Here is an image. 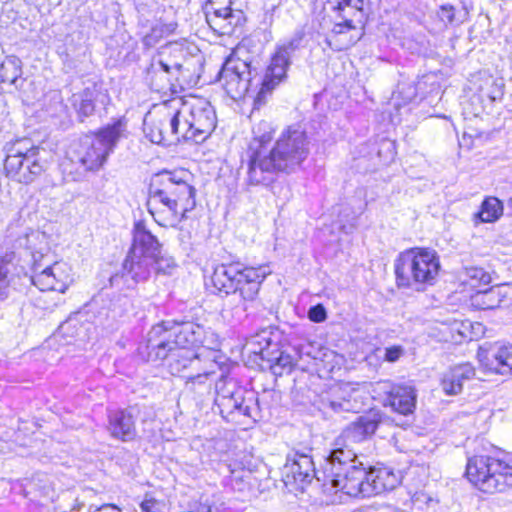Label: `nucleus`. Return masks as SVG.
I'll return each instance as SVG.
<instances>
[{
	"instance_id": "1",
	"label": "nucleus",
	"mask_w": 512,
	"mask_h": 512,
	"mask_svg": "<svg viewBox=\"0 0 512 512\" xmlns=\"http://www.w3.org/2000/svg\"><path fill=\"white\" fill-rule=\"evenodd\" d=\"M219 346L218 335L198 323L163 321L149 330L138 353L146 361L166 360L171 374L176 375L201 363L203 354L195 353V348L216 351Z\"/></svg>"
},
{
	"instance_id": "2",
	"label": "nucleus",
	"mask_w": 512,
	"mask_h": 512,
	"mask_svg": "<svg viewBox=\"0 0 512 512\" xmlns=\"http://www.w3.org/2000/svg\"><path fill=\"white\" fill-rule=\"evenodd\" d=\"M248 149L247 183L249 185H269L278 173H294L302 167L310 153V140L307 132L298 124L285 129L271 148V132L258 135Z\"/></svg>"
},
{
	"instance_id": "3",
	"label": "nucleus",
	"mask_w": 512,
	"mask_h": 512,
	"mask_svg": "<svg viewBox=\"0 0 512 512\" xmlns=\"http://www.w3.org/2000/svg\"><path fill=\"white\" fill-rule=\"evenodd\" d=\"M269 273L262 266H245L240 262L218 265L211 276L213 287L219 293L233 295L223 312L237 321L246 318L257 300L261 283Z\"/></svg>"
},
{
	"instance_id": "4",
	"label": "nucleus",
	"mask_w": 512,
	"mask_h": 512,
	"mask_svg": "<svg viewBox=\"0 0 512 512\" xmlns=\"http://www.w3.org/2000/svg\"><path fill=\"white\" fill-rule=\"evenodd\" d=\"M325 489H335V497L329 501L335 504L342 501V496L370 497L396 488L400 477L388 467L373 468L366 471L362 462L349 467L339 477L328 478Z\"/></svg>"
},
{
	"instance_id": "5",
	"label": "nucleus",
	"mask_w": 512,
	"mask_h": 512,
	"mask_svg": "<svg viewBox=\"0 0 512 512\" xmlns=\"http://www.w3.org/2000/svg\"><path fill=\"white\" fill-rule=\"evenodd\" d=\"M380 422L381 417L378 413H369L358 417L342 431L324 461L325 479L342 476L343 471L360 462L354 445L369 439Z\"/></svg>"
},
{
	"instance_id": "6",
	"label": "nucleus",
	"mask_w": 512,
	"mask_h": 512,
	"mask_svg": "<svg viewBox=\"0 0 512 512\" xmlns=\"http://www.w3.org/2000/svg\"><path fill=\"white\" fill-rule=\"evenodd\" d=\"M125 130L126 122L117 119L95 133L85 135L73 145L70 161L79 165L84 172L99 170L124 137Z\"/></svg>"
},
{
	"instance_id": "7",
	"label": "nucleus",
	"mask_w": 512,
	"mask_h": 512,
	"mask_svg": "<svg viewBox=\"0 0 512 512\" xmlns=\"http://www.w3.org/2000/svg\"><path fill=\"white\" fill-rule=\"evenodd\" d=\"M394 269L398 287L420 291L434 283L440 262L434 251L410 249L399 254Z\"/></svg>"
},
{
	"instance_id": "8",
	"label": "nucleus",
	"mask_w": 512,
	"mask_h": 512,
	"mask_svg": "<svg viewBox=\"0 0 512 512\" xmlns=\"http://www.w3.org/2000/svg\"><path fill=\"white\" fill-rule=\"evenodd\" d=\"M466 476L484 493H502L512 487V465L495 457L479 455L470 458Z\"/></svg>"
},
{
	"instance_id": "9",
	"label": "nucleus",
	"mask_w": 512,
	"mask_h": 512,
	"mask_svg": "<svg viewBox=\"0 0 512 512\" xmlns=\"http://www.w3.org/2000/svg\"><path fill=\"white\" fill-rule=\"evenodd\" d=\"M39 154V148L32 146L30 140L15 141L7 148L4 161L5 175L19 183H32L44 171Z\"/></svg>"
},
{
	"instance_id": "10",
	"label": "nucleus",
	"mask_w": 512,
	"mask_h": 512,
	"mask_svg": "<svg viewBox=\"0 0 512 512\" xmlns=\"http://www.w3.org/2000/svg\"><path fill=\"white\" fill-rule=\"evenodd\" d=\"M311 451L310 448L303 450L294 448L287 454L283 468L284 482L286 485H295L297 489L304 490L307 485L316 479L318 482H322V491L326 495L324 501L331 504L329 500L335 497V489H325V484L330 481L328 478L325 479L324 465L322 470H316Z\"/></svg>"
},
{
	"instance_id": "11",
	"label": "nucleus",
	"mask_w": 512,
	"mask_h": 512,
	"mask_svg": "<svg viewBox=\"0 0 512 512\" xmlns=\"http://www.w3.org/2000/svg\"><path fill=\"white\" fill-rule=\"evenodd\" d=\"M219 82L226 93L234 100L246 96L252 88H262L263 78L259 77L257 68L252 62L240 59L239 57H229L219 72Z\"/></svg>"
},
{
	"instance_id": "12",
	"label": "nucleus",
	"mask_w": 512,
	"mask_h": 512,
	"mask_svg": "<svg viewBox=\"0 0 512 512\" xmlns=\"http://www.w3.org/2000/svg\"><path fill=\"white\" fill-rule=\"evenodd\" d=\"M144 133L152 143L171 145L184 140L179 109L172 111L168 103L149 112L144 119Z\"/></svg>"
},
{
	"instance_id": "13",
	"label": "nucleus",
	"mask_w": 512,
	"mask_h": 512,
	"mask_svg": "<svg viewBox=\"0 0 512 512\" xmlns=\"http://www.w3.org/2000/svg\"><path fill=\"white\" fill-rule=\"evenodd\" d=\"M172 50L175 53L174 57H161L158 60H153L147 70L151 89L156 92H164L169 89L172 77L176 81L187 82L192 76V68L195 67L193 59L190 57L180 62L178 58L185 56V50L179 46H173Z\"/></svg>"
},
{
	"instance_id": "14",
	"label": "nucleus",
	"mask_w": 512,
	"mask_h": 512,
	"mask_svg": "<svg viewBox=\"0 0 512 512\" xmlns=\"http://www.w3.org/2000/svg\"><path fill=\"white\" fill-rule=\"evenodd\" d=\"M179 109L184 130V141L200 143L216 127L215 110L205 99H194L192 102H182Z\"/></svg>"
},
{
	"instance_id": "15",
	"label": "nucleus",
	"mask_w": 512,
	"mask_h": 512,
	"mask_svg": "<svg viewBox=\"0 0 512 512\" xmlns=\"http://www.w3.org/2000/svg\"><path fill=\"white\" fill-rule=\"evenodd\" d=\"M303 36V33H296L277 48L263 76L262 88L254 99V109H259L266 102V96L285 80L291 57L301 47Z\"/></svg>"
},
{
	"instance_id": "16",
	"label": "nucleus",
	"mask_w": 512,
	"mask_h": 512,
	"mask_svg": "<svg viewBox=\"0 0 512 512\" xmlns=\"http://www.w3.org/2000/svg\"><path fill=\"white\" fill-rule=\"evenodd\" d=\"M33 258L31 282L41 291L64 293L73 282L72 269L63 261L50 263L39 252L31 254Z\"/></svg>"
},
{
	"instance_id": "17",
	"label": "nucleus",
	"mask_w": 512,
	"mask_h": 512,
	"mask_svg": "<svg viewBox=\"0 0 512 512\" xmlns=\"http://www.w3.org/2000/svg\"><path fill=\"white\" fill-rule=\"evenodd\" d=\"M327 5L335 21L331 30L335 35H340L364 27L370 0H327Z\"/></svg>"
},
{
	"instance_id": "18",
	"label": "nucleus",
	"mask_w": 512,
	"mask_h": 512,
	"mask_svg": "<svg viewBox=\"0 0 512 512\" xmlns=\"http://www.w3.org/2000/svg\"><path fill=\"white\" fill-rule=\"evenodd\" d=\"M184 171H163L156 174L150 184L178 203H183L184 210L192 211L196 206V190L185 178Z\"/></svg>"
},
{
	"instance_id": "19",
	"label": "nucleus",
	"mask_w": 512,
	"mask_h": 512,
	"mask_svg": "<svg viewBox=\"0 0 512 512\" xmlns=\"http://www.w3.org/2000/svg\"><path fill=\"white\" fill-rule=\"evenodd\" d=\"M147 208L154 220L161 226H175L187 218L190 210H184L183 203H178L150 184Z\"/></svg>"
},
{
	"instance_id": "20",
	"label": "nucleus",
	"mask_w": 512,
	"mask_h": 512,
	"mask_svg": "<svg viewBox=\"0 0 512 512\" xmlns=\"http://www.w3.org/2000/svg\"><path fill=\"white\" fill-rule=\"evenodd\" d=\"M360 390L349 385L330 388L319 396V409L324 412H359L362 402L359 400Z\"/></svg>"
},
{
	"instance_id": "21",
	"label": "nucleus",
	"mask_w": 512,
	"mask_h": 512,
	"mask_svg": "<svg viewBox=\"0 0 512 512\" xmlns=\"http://www.w3.org/2000/svg\"><path fill=\"white\" fill-rule=\"evenodd\" d=\"M20 260V253L14 250L0 255V302L10 296L15 278L24 272Z\"/></svg>"
},
{
	"instance_id": "22",
	"label": "nucleus",
	"mask_w": 512,
	"mask_h": 512,
	"mask_svg": "<svg viewBox=\"0 0 512 512\" xmlns=\"http://www.w3.org/2000/svg\"><path fill=\"white\" fill-rule=\"evenodd\" d=\"M479 361L490 371L501 375L512 374V345H495L478 351Z\"/></svg>"
},
{
	"instance_id": "23",
	"label": "nucleus",
	"mask_w": 512,
	"mask_h": 512,
	"mask_svg": "<svg viewBox=\"0 0 512 512\" xmlns=\"http://www.w3.org/2000/svg\"><path fill=\"white\" fill-rule=\"evenodd\" d=\"M108 431L112 437L121 441L133 440L137 434L133 414L126 409L110 411Z\"/></svg>"
},
{
	"instance_id": "24",
	"label": "nucleus",
	"mask_w": 512,
	"mask_h": 512,
	"mask_svg": "<svg viewBox=\"0 0 512 512\" xmlns=\"http://www.w3.org/2000/svg\"><path fill=\"white\" fill-rule=\"evenodd\" d=\"M475 376V368L469 362L451 367L441 379V387L446 395H457L462 392L465 381Z\"/></svg>"
},
{
	"instance_id": "25",
	"label": "nucleus",
	"mask_w": 512,
	"mask_h": 512,
	"mask_svg": "<svg viewBox=\"0 0 512 512\" xmlns=\"http://www.w3.org/2000/svg\"><path fill=\"white\" fill-rule=\"evenodd\" d=\"M161 248L158 239L141 222H137L133 229V242L129 251L141 256H151V259L155 260Z\"/></svg>"
},
{
	"instance_id": "26",
	"label": "nucleus",
	"mask_w": 512,
	"mask_h": 512,
	"mask_svg": "<svg viewBox=\"0 0 512 512\" xmlns=\"http://www.w3.org/2000/svg\"><path fill=\"white\" fill-rule=\"evenodd\" d=\"M154 259L128 251L123 261V275L130 277L135 283L147 281L153 273Z\"/></svg>"
},
{
	"instance_id": "27",
	"label": "nucleus",
	"mask_w": 512,
	"mask_h": 512,
	"mask_svg": "<svg viewBox=\"0 0 512 512\" xmlns=\"http://www.w3.org/2000/svg\"><path fill=\"white\" fill-rule=\"evenodd\" d=\"M100 96H103V93L101 88L95 83L86 87L81 92L72 95L71 104L79 121L83 122L94 114L95 103L99 100Z\"/></svg>"
},
{
	"instance_id": "28",
	"label": "nucleus",
	"mask_w": 512,
	"mask_h": 512,
	"mask_svg": "<svg viewBox=\"0 0 512 512\" xmlns=\"http://www.w3.org/2000/svg\"><path fill=\"white\" fill-rule=\"evenodd\" d=\"M261 358L269 363L273 374L281 376L290 373L296 365L297 358L286 351L279 350L277 344H267L266 348L260 351Z\"/></svg>"
},
{
	"instance_id": "29",
	"label": "nucleus",
	"mask_w": 512,
	"mask_h": 512,
	"mask_svg": "<svg viewBox=\"0 0 512 512\" xmlns=\"http://www.w3.org/2000/svg\"><path fill=\"white\" fill-rule=\"evenodd\" d=\"M385 401L395 412L408 415L415 408L416 393L411 386L392 385Z\"/></svg>"
},
{
	"instance_id": "30",
	"label": "nucleus",
	"mask_w": 512,
	"mask_h": 512,
	"mask_svg": "<svg viewBox=\"0 0 512 512\" xmlns=\"http://www.w3.org/2000/svg\"><path fill=\"white\" fill-rule=\"evenodd\" d=\"M214 402L222 417L228 421L234 420L236 415L251 416V408L244 394H236L235 397L230 398H215Z\"/></svg>"
},
{
	"instance_id": "31",
	"label": "nucleus",
	"mask_w": 512,
	"mask_h": 512,
	"mask_svg": "<svg viewBox=\"0 0 512 512\" xmlns=\"http://www.w3.org/2000/svg\"><path fill=\"white\" fill-rule=\"evenodd\" d=\"M503 295L499 287L477 291L469 299V305L475 310H493L500 307Z\"/></svg>"
},
{
	"instance_id": "32",
	"label": "nucleus",
	"mask_w": 512,
	"mask_h": 512,
	"mask_svg": "<svg viewBox=\"0 0 512 512\" xmlns=\"http://www.w3.org/2000/svg\"><path fill=\"white\" fill-rule=\"evenodd\" d=\"M215 365L216 363L214 360H209L205 363L204 367H200V363H198L196 366H191L192 368L198 370V373L196 375L187 377L185 388L198 394L209 392L211 385L207 380L208 376L214 373L212 367Z\"/></svg>"
},
{
	"instance_id": "33",
	"label": "nucleus",
	"mask_w": 512,
	"mask_h": 512,
	"mask_svg": "<svg viewBox=\"0 0 512 512\" xmlns=\"http://www.w3.org/2000/svg\"><path fill=\"white\" fill-rule=\"evenodd\" d=\"M504 212L501 200L494 196H487L480 205L479 211L474 215L475 222L494 223L498 221Z\"/></svg>"
},
{
	"instance_id": "34",
	"label": "nucleus",
	"mask_w": 512,
	"mask_h": 512,
	"mask_svg": "<svg viewBox=\"0 0 512 512\" xmlns=\"http://www.w3.org/2000/svg\"><path fill=\"white\" fill-rule=\"evenodd\" d=\"M21 74V60L16 56L7 57L0 65V82L14 84Z\"/></svg>"
},
{
	"instance_id": "35",
	"label": "nucleus",
	"mask_w": 512,
	"mask_h": 512,
	"mask_svg": "<svg viewBox=\"0 0 512 512\" xmlns=\"http://www.w3.org/2000/svg\"><path fill=\"white\" fill-rule=\"evenodd\" d=\"M215 398H230L235 397L236 394H244V391L239 387L236 381L228 376H221L215 384Z\"/></svg>"
},
{
	"instance_id": "36",
	"label": "nucleus",
	"mask_w": 512,
	"mask_h": 512,
	"mask_svg": "<svg viewBox=\"0 0 512 512\" xmlns=\"http://www.w3.org/2000/svg\"><path fill=\"white\" fill-rule=\"evenodd\" d=\"M175 29L174 24H156L143 39V45L147 48L154 47L164 36L171 34Z\"/></svg>"
},
{
	"instance_id": "37",
	"label": "nucleus",
	"mask_w": 512,
	"mask_h": 512,
	"mask_svg": "<svg viewBox=\"0 0 512 512\" xmlns=\"http://www.w3.org/2000/svg\"><path fill=\"white\" fill-rule=\"evenodd\" d=\"M176 267L177 265L173 257L163 254L161 250L159 255L155 257L153 272L156 274L170 275Z\"/></svg>"
},
{
	"instance_id": "38",
	"label": "nucleus",
	"mask_w": 512,
	"mask_h": 512,
	"mask_svg": "<svg viewBox=\"0 0 512 512\" xmlns=\"http://www.w3.org/2000/svg\"><path fill=\"white\" fill-rule=\"evenodd\" d=\"M80 325L77 317H69L58 328L59 334L64 338H73L79 335Z\"/></svg>"
},
{
	"instance_id": "39",
	"label": "nucleus",
	"mask_w": 512,
	"mask_h": 512,
	"mask_svg": "<svg viewBox=\"0 0 512 512\" xmlns=\"http://www.w3.org/2000/svg\"><path fill=\"white\" fill-rule=\"evenodd\" d=\"M467 277L475 282L488 284L491 281V276L480 267H469L466 268Z\"/></svg>"
},
{
	"instance_id": "40",
	"label": "nucleus",
	"mask_w": 512,
	"mask_h": 512,
	"mask_svg": "<svg viewBox=\"0 0 512 512\" xmlns=\"http://www.w3.org/2000/svg\"><path fill=\"white\" fill-rule=\"evenodd\" d=\"M405 353L401 345H393L384 349V360L390 363L398 361Z\"/></svg>"
},
{
	"instance_id": "41",
	"label": "nucleus",
	"mask_w": 512,
	"mask_h": 512,
	"mask_svg": "<svg viewBox=\"0 0 512 512\" xmlns=\"http://www.w3.org/2000/svg\"><path fill=\"white\" fill-rule=\"evenodd\" d=\"M438 16L446 24H452L455 20V7L450 4L442 5L438 11Z\"/></svg>"
},
{
	"instance_id": "42",
	"label": "nucleus",
	"mask_w": 512,
	"mask_h": 512,
	"mask_svg": "<svg viewBox=\"0 0 512 512\" xmlns=\"http://www.w3.org/2000/svg\"><path fill=\"white\" fill-rule=\"evenodd\" d=\"M308 317L311 321L320 323L326 319L327 313H326L324 306L321 304H318V305L312 306L309 309Z\"/></svg>"
},
{
	"instance_id": "43",
	"label": "nucleus",
	"mask_w": 512,
	"mask_h": 512,
	"mask_svg": "<svg viewBox=\"0 0 512 512\" xmlns=\"http://www.w3.org/2000/svg\"><path fill=\"white\" fill-rule=\"evenodd\" d=\"M210 5H211V9L216 17L226 19V18L230 17L232 14V9L230 8V6L214 7L213 0L210 1Z\"/></svg>"
},
{
	"instance_id": "44",
	"label": "nucleus",
	"mask_w": 512,
	"mask_h": 512,
	"mask_svg": "<svg viewBox=\"0 0 512 512\" xmlns=\"http://www.w3.org/2000/svg\"><path fill=\"white\" fill-rule=\"evenodd\" d=\"M189 512H218V509L208 503H199Z\"/></svg>"
},
{
	"instance_id": "45",
	"label": "nucleus",
	"mask_w": 512,
	"mask_h": 512,
	"mask_svg": "<svg viewBox=\"0 0 512 512\" xmlns=\"http://www.w3.org/2000/svg\"><path fill=\"white\" fill-rule=\"evenodd\" d=\"M93 512H121V510L113 504H104L101 507H98Z\"/></svg>"
},
{
	"instance_id": "46",
	"label": "nucleus",
	"mask_w": 512,
	"mask_h": 512,
	"mask_svg": "<svg viewBox=\"0 0 512 512\" xmlns=\"http://www.w3.org/2000/svg\"><path fill=\"white\" fill-rule=\"evenodd\" d=\"M422 501H425L428 507H433L437 503L434 499H432L431 497H428L424 494L418 495L415 498V502H422Z\"/></svg>"
},
{
	"instance_id": "47",
	"label": "nucleus",
	"mask_w": 512,
	"mask_h": 512,
	"mask_svg": "<svg viewBox=\"0 0 512 512\" xmlns=\"http://www.w3.org/2000/svg\"><path fill=\"white\" fill-rule=\"evenodd\" d=\"M231 482H232L231 485H232L233 489H238V490L243 489L242 485L244 486V484L242 482H238V478L236 476L232 477Z\"/></svg>"
},
{
	"instance_id": "48",
	"label": "nucleus",
	"mask_w": 512,
	"mask_h": 512,
	"mask_svg": "<svg viewBox=\"0 0 512 512\" xmlns=\"http://www.w3.org/2000/svg\"><path fill=\"white\" fill-rule=\"evenodd\" d=\"M29 241V236L25 235L24 237H20L17 242L19 243V246H22L23 244H27Z\"/></svg>"
},
{
	"instance_id": "49",
	"label": "nucleus",
	"mask_w": 512,
	"mask_h": 512,
	"mask_svg": "<svg viewBox=\"0 0 512 512\" xmlns=\"http://www.w3.org/2000/svg\"><path fill=\"white\" fill-rule=\"evenodd\" d=\"M319 25H320V28L323 30L326 28V26L323 23H320Z\"/></svg>"
}]
</instances>
